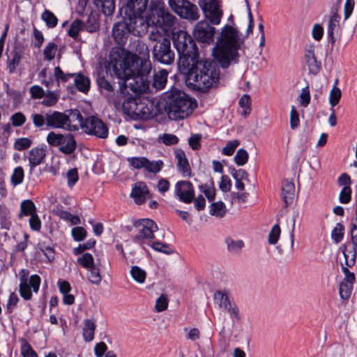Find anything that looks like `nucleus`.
<instances>
[{"instance_id":"nucleus-24","label":"nucleus","mask_w":357,"mask_h":357,"mask_svg":"<svg viewBox=\"0 0 357 357\" xmlns=\"http://www.w3.org/2000/svg\"><path fill=\"white\" fill-rule=\"evenodd\" d=\"M46 156V147H36L31 149L29 152V162L30 171L32 172L34 168L40 165Z\"/></svg>"},{"instance_id":"nucleus-31","label":"nucleus","mask_w":357,"mask_h":357,"mask_svg":"<svg viewBox=\"0 0 357 357\" xmlns=\"http://www.w3.org/2000/svg\"><path fill=\"white\" fill-rule=\"evenodd\" d=\"M168 72L166 70H161L154 74L153 77L152 86L156 90L162 89L167 79Z\"/></svg>"},{"instance_id":"nucleus-20","label":"nucleus","mask_w":357,"mask_h":357,"mask_svg":"<svg viewBox=\"0 0 357 357\" xmlns=\"http://www.w3.org/2000/svg\"><path fill=\"white\" fill-rule=\"evenodd\" d=\"M333 14L330 17L327 26L328 41L333 45L339 36L340 16L337 13V8H333Z\"/></svg>"},{"instance_id":"nucleus-34","label":"nucleus","mask_w":357,"mask_h":357,"mask_svg":"<svg viewBox=\"0 0 357 357\" xmlns=\"http://www.w3.org/2000/svg\"><path fill=\"white\" fill-rule=\"evenodd\" d=\"M338 79H335L334 85L332 89L330 91L329 94V103L331 106V108H333L335 105H337L342 97V91L337 87Z\"/></svg>"},{"instance_id":"nucleus-56","label":"nucleus","mask_w":357,"mask_h":357,"mask_svg":"<svg viewBox=\"0 0 357 357\" xmlns=\"http://www.w3.org/2000/svg\"><path fill=\"white\" fill-rule=\"evenodd\" d=\"M280 235V227L279 224H275L271 229L268 234V243L271 245L275 244Z\"/></svg>"},{"instance_id":"nucleus-46","label":"nucleus","mask_w":357,"mask_h":357,"mask_svg":"<svg viewBox=\"0 0 357 357\" xmlns=\"http://www.w3.org/2000/svg\"><path fill=\"white\" fill-rule=\"evenodd\" d=\"M227 249L231 252H238L244 245L243 241L234 240L231 238H227L225 240Z\"/></svg>"},{"instance_id":"nucleus-25","label":"nucleus","mask_w":357,"mask_h":357,"mask_svg":"<svg viewBox=\"0 0 357 357\" xmlns=\"http://www.w3.org/2000/svg\"><path fill=\"white\" fill-rule=\"evenodd\" d=\"M177 160V167L183 177H190L192 175L191 168L185 152L181 149H177L174 152Z\"/></svg>"},{"instance_id":"nucleus-63","label":"nucleus","mask_w":357,"mask_h":357,"mask_svg":"<svg viewBox=\"0 0 357 357\" xmlns=\"http://www.w3.org/2000/svg\"><path fill=\"white\" fill-rule=\"evenodd\" d=\"M72 235L76 241H81L84 239L86 235V231L84 228L82 227H76L72 229Z\"/></svg>"},{"instance_id":"nucleus-51","label":"nucleus","mask_w":357,"mask_h":357,"mask_svg":"<svg viewBox=\"0 0 357 357\" xmlns=\"http://www.w3.org/2000/svg\"><path fill=\"white\" fill-rule=\"evenodd\" d=\"M78 263L85 268H90L94 266V260L91 254L84 253L77 259Z\"/></svg>"},{"instance_id":"nucleus-54","label":"nucleus","mask_w":357,"mask_h":357,"mask_svg":"<svg viewBox=\"0 0 357 357\" xmlns=\"http://www.w3.org/2000/svg\"><path fill=\"white\" fill-rule=\"evenodd\" d=\"M32 141L26 137L17 139L14 143V148L17 151H23L31 146Z\"/></svg>"},{"instance_id":"nucleus-49","label":"nucleus","mask_w":357,"mask_h":357,"mask_svg":"<svg viewBox=\"0 0 357 357\" xmlns=\"http://www.w3.org/2000/svg\"><path fill=\"white\" fill-rule=\"evenodd\" d=\"M168 3L172 10L178 15L183 8H185L190 1L188 0H168Z\"/></svg>"},{"instance_id":"nucleus-15","label":"nucleus","mask_w":357,"mask_h":357,"mask_svg":"<svg viewBox=\"0 0 357 357\" xmlns=\"http://www.w3.org/2000/svg\"><path fill=\"white\" fill-rule=\"evenodd\" d=\"M122 107L123 110L140 115L142 118L146 119L153 118L155 114L152 104L150 107L143 103L137 104L134 99L126 100L123 102Z\"/></svg>"},{"instance_id":"nucleus-6","label":"nucleus","mask_w":357,"mask_h":357,"mask_svg":"<svg viewBox=\"0 0 357 357\" xmlns=\"http://www.w3.org/2000/svg\"><path fill=\"white\" fill-rule=\"evenodd\" d=\"M149 20L152 25L161 28L164 31H169L175 24L176 18L171 14L165 3L160 0H151Z\"/></svg>"},{"instance_id":"nucleus-28","label":"nucleus","mask_w":357,"mask_h":357,"mask_svg":"<svg viewBox=\"0 0 357 357\" xmlns=\"http://www.w3.org/2000/svg\"><path fill=\"white\" fill-rule=\"evenodd\" d=\"M294 192L295 186L294 183L288 180L284 181L282 183V195L285 207H287L289 204L292 203L294 197Z\"/></svg>"},{"instance_id":"nucleus-17","label":"nucleus","mask_w":357,"mask_h":357,"mask_svg":"<svg viewBox=\"0 0 357 357\" xmlns=\"http://www.w3.org/2000/svg\"><path fill=\"white\" fill-rule=\"evenodd\" d=\"M351 242L345 245L343 250L346 265L349 267L354 264L357 255V218L356 222H353L351 225Z\"/></svg>"},{"instance_id":"nucleus-61","label":"nucleus","mask_w":357,"mask_h":357,"mask_svg":"<svg viewBox=\"0 0 357 357\" xmlns=\"http://www.w3.org/2000/svg\"><path fill=\"white\" fill-rule=\"evenodd\" d=\"M202 136L201 134H193L188 139V144L193 150H198L201 147V139Z\"/></svg>"},{"instance_id":"nucleus-23","label":"nucleus","mask_w":357,"mask_h":357,"mask_svg":"<svg viewBox=\"0 0 357 357\" xmlns=\"http://www.w3.org/2000/svg\"><path fill=\"white\" fill-rule=\"evenodd\" d=\"M149 0H128L123 8L126 16L144 15L147 9Z\"/></svg>"},{"instance_id":"nucleus-10","label":"nucleus","mask_w":357,"mask_h":357,"mask_svg":"<svg viewBox=\"0 0 357 357\" xmlns=\"http://www.w3.org/2000/svg\"><path fill=\"white\" fill-rule=\"evenodd\" d=\"M137 234L132 237V241L137 244L143 245L146 241L154 237V232L158 230L157 225L150 219H142L134 223Z\"/></svg>"},{"instance_id":"nucleus-58","label":"nucleus","mask_w":357,"mask_h":357,"mask_svg":"<svg viewBox=\"0 0 357 357\" xmlns=\"http://www.w3.org/2000/svg\"><path fill=\"white\" fill-rule=\"evenodd\" d=\"M151 247L156 251L161 252L167 255L172 254L173 252V249L170 245L166 243H160L159 241L153 243Z\"/></svg>"},{"instance_id":"nucleus-30","label":"nucleus","mask_w":357,"mask_h":357,"mask_svg":"<svg viewBox=\"0 0 357 357\" xmlns=\"http://www.w3.org/2000/svg\"><path fill=\"white\" fill-rule=\"evenodd\" d=\"M305 59L310 73L314 75L317 74L320 70L321 64L317 61L314 51L312 50H306Z\"/></svg>"},{"instance_id":"nucleus-2","label":"nucleus","mask_w":357,"mask_h":357,"mask_svg":"<svg viewBox=\"0 0 357 357\" xmlns=\"http://www.w3.org/2000/svg\"><path fill=\"white\" fill-rule=\"evenodd\" d=\"M241 44L238 31L231 26H225L213 50L215 59L222 68H227L233 61H237Z\"/></svg>"},{"instance_id":"nucleus-35","label":"nucleus","mask_w":357,"mask_h":357,"mask_svg":"<svg viewBox=\"0 0 357 357\" xmlns=\"http://www.w3.org/2000/svg\"><path fill=\"white\" fill-rule=\"evenodd\" d=\"M12 58L7 63V68L9 73H13L16 68L19 66L22 59V52L17 50H14L11 52Z\"/></svg>"},{"instance_id":"nucleus-32","label":"nucleus","mask_w":357,"mask_h":357,"mask_svg":"<svg viewBox=\"0 0 357 357\" xmlns=\"http://www.w3.org/2000/svg\"><path fill=\"white\" fill-rule=\"evenodd\" d=\"M36 213V207L31 199L23 200L20 204V212L19 218H22L24 216H30Z\"/></svg>"},{"instance_id":"nucleus-38","label":"nucleus","mask_w":357,"mask_h":357,"mask_svg":"<svg viewBox=\"0 0 357 357\" xmlns=\"http://www.w3.org/2000/svg\"><path fill=\"white\" fill-rule=\"evenodd\" d=\"M227 213V208L222 202H217L211 204L210 214L218 218H222Z\"/></svg>"},{"instance_id":"nucleus-7","label":"nucleus","mask_w":357,"mask_h":357,"mask_svg":"<svg viewBox=\"0 0 357 357\" xmlns=\"http://www.w3.org/2000/svg\"><path fill=\"white\" fill-rule=\"evenodd\" d=\"M33 125L36 128L47 126L54 129H63L67 130V123L65 112L54 111L42 114H33L31 115Z\"/></svg>"},{"instance_id":"nucleus-22","label":"nucleus","mask_w":357,"mask_h":357,"mask_svg":"<svg viewBox=\"0 0 357 357\" xmlns=\"http://www.w3.org/2000/svg\"><path fill=\"white\" fill-rule=\"evenodd\" d=\"M130 33L131 31L125 18L123 21L114 24L112 29L113 37L120 45H123L126 43Z\"/></svg>"},{"instance_id":"nucleus-57","label":"nucleus","mask_w":357,"mask_h":357,"mask_svg":"<svg viewBox=\"0 0 357 357\" xmlns=\"http://www.w3.org/2000/svg\"><path fill=\"white\" fill-rule=\"evenodd\" d=\"M343 230L344 227L341 223L336 224L335 227L333 228L331 237L335 243H339L342 241L343 238Z\"/></svg>"},{"instance_id":"nucleus-43","label":"nucleus","mask_w":357,"mask_h":357,"mask_svg":"<svg viewBox=\"0 0 357 357\" xmlns=\"http://www.w3.org/2000/svg\"><path fill=\"white\" fill-rule=\"evenodd\" d=\"M54 77L59 84L60 82L66 83L70 78H73L74 73H65L59 66L54 69Z\"/></svg>"},{"instance_id":"nucleus-52","label":"nucleus","mask_w":357,"mask_h":357,"mask_svg":"<svg viewBox=\"0 0 357 357\" xmlns=\"http://www.w3.org/2000/svg\"><path fill=\"white\" fill-rule=\"evenodd\" d=\"M248 160V153L246 150L240 149L237 151L235 156L234 161L238 166L244 165Z\"/></svg>"},{"instance_id":"nucleus-36","label":"nucleus","mask_w":357,"mask_h":357,"mask_svg":"<svg viewBox=\"0 0 357 357\" xmlns=\"http://www.w3.org/2000/svg\"><path fill=\"white\" fill-rule=\"evenodd\" d=\"M95 329V323L90 319H86L83 328V337L86 342H90L93 339Z\"/></svg>"},{"instance_id":"nucleus-41","label":"nucleus","mask_w":357,"mask_h":357,"mask_svg":"<svg viewBox=\"0 0 357 357\" xmlns=\"http://www.w3.org/2000/svg\"><path fill=\"white\" fill-rule=\"evenodd\" d=\"M41 18L49 28H54L58 24L57 17L49 10H45L42 13Z\"/></svg>"},{"instance_id":"nucleus-12","label":"nucleus","mask_w":357,"mask_h":357,"mask_svg":"<svg viewBox=\"0 0 357 357\" xmlns=\"http://www.w3.org/2000/svg\"><path fill=\"white\" fill-rule=\"evenodd\" d=\"M214 302L220 309L227 311L234 320L239 321L241 319L238 307L232 302L226 292L216 291L214 294Z\"/></svg>"},{"instance_id":"nucleus-9","label":"nucleus","mask_w":357,"mask_h":357,"mask_svg":"<svg viewBox=\"0 0 357 357\" xmlns=\"http://www.w3.org/2000/svg\"><path fill=\"white\" fill-rule=\"evenodd\" d=\"M47 142L52 146H58L59 150L66 155H70L77 149V142L73 135L56 133L53 131L48 133Z\"/></svg>"},{"instance_id":"nucleus-37","label":"nucleus","mask_w":357,"mask_h":357,"mask_svg":"<svg viewBox=\"0 0 357 357\" xmlns=\"http://www.w3.org/2000/svg\"><path fill=\"white\" fill-rule=\"evenodd\" d=\"M130 275L133 280L139 284H143L146 278V273L144 270L137 266H133L130 269Z\"/></svg>"},{"instance_id":"nucleus-5","label":"nucleus","mask_w":357,"mask_h":357,"mask_svg":"<svg viewBox=\"0 0 357 357\" xmlns=\"http://www.w3.org/2000/svg\"><path fill=\"white\" fill-rule=\"evenodd\" d=\"M149 38L151 41L155 43L153 47V59L162 64H172L175 54L171 48L169 39L158 31H151Z\"/></svg>"},{"instance_id":"nucleus-59","label":"nucleus","mask_w":357,"mask_h":357,"mask_svg":"<svg viewBox=\"0 0 357 357\" xmlns=\"http://www.w3.org/2000/svg\"><path fill=\"white\" fill-rule=\"evenodd\" d=\"M130 165L135 169L144 168L146 162L145 157H133L128 159Z\"/></svg>"},{"instance_id":"nucleus-45","label":"nucleus","mask_w":357,"mask_h":357,"mask_svg":"<svg viewBox=\"0 0 357 357\" xmlns=\"http://www.w3.org/2000/svg\"><path fill=\"white\" fill-rule=\"evenodd\" d=\"M57 49L58 47L54 43H49L43 50V55L45 60L48 61L53 60L55 56Z\"/></svg>"},{"instance_id":"nucleus-44","label":"nucleus","mask_w":357,"mask_h":357,"mask_svg":"<svg viewBox=\"0 0 357 357\" xmlns=\"http://www.w3.org/2000/svg\"><path fill=\"white\" fill-rule=\"evenodd\" d=\"M162 167L163 162L162 160L150 161L146 158L144 169L149 172L157 174L162 169Z\"/></svg>"},{"instance_id":"nucleus-11","label":"nucleus","mask_w":357,"mask_h":357,"mask_svg":"<svg viewBox=\"0 0 357 357\" xmlns=\"http://www.w3.org/2000/svg\"><path fill=\"white\" fill-rule=\"evenodd\" d=\"M198 4L206 19L214 25L220 23L223 13L218 0H199Z\"/></svg>"},{"instance_id":"nucleus-48","label":"nucleus","mask_w":357,"mask_h":357,"mask_svg":"<svg viewBox=\"0 0 357 357\" xmlns=\"http://www.w3.org/2000/svg\"><path fill=\"white\" fill-rule=\"evenodd\" d=\"M84 24L82 20H74L68 29V35L73 38H76L79 33V31L83 28Z\"/></svg>"},{"instance_id":"nucleus-3","label":"nucleus","mask_w":357,"mask_h":357,"mask_svg":"<svg viewBox=\"0 0 357 357\" xmlns=\"http://www.w3.org/2000/svg\"><path fill=\"white\" fill-rule=\"evenodd\" d=\"M220 70L216 65L208 61H197L192 64L187 76V81L195 89L206 92L218 86Z\"/></svg>"},{"instance_id":"nucleus-13","label":"nucleus","mask_w":357,"mask_h":357,"mask_svg":"<svg viewBox=\"0 0 357 357\" xmlns=\"http://www.w3.org/2000/svg\"><path fill=\"white\" fill-rule=\"evenodd\" d=\"M83 130L89 135L102 139L107 138L108 135V128L106 124L101 119L94 116L85 119Z\"/></svg>"},{"instance_id":"nucleus-47","label":"nucleus","mask_w":357,"mask_h":357,"mask_svg":"<svg viewBox=\"0 0 357 357\" xmlns=\"http://www.w3.org/2000/svg\"><path fill=\"white\" fill-rule=\"evenodd\" d=\"M89 273L88 275V279L89 280L96 284L99 285L102 280V276L100 273V270L96 266H93L90 268H89Z\"/></svg>"},{"instance_id":"nucleus-60","label":"nucleus","mask_w":357,"mask_h":357,"mask_svg":"<svg viewBox=\"0 0 357 357\" xmlns=\"http://www.w3.org/2000/svg\"><path fill=\"white\" fill-rule=\"evenodd\" d=\"M168 307V300L167 297L162 294L155 302V310L158 312L165 310Z\"/></svg>"},{"instance_id":"nucleus-62","label":"nucleus","mask_w":357,"mask_h":357,"mask_svg":"<svg viewBox=\"0 0 357 357\" xmlns=\"http://www.w3.org/2000/svg\"><path fill=\"white\" fill-rule=\"evenodd\" d=\"M351 189L350 187H343L339 195L342 204H348L351 201Z\"/></svg>"},{"instance_id":"nucleus-64","label":"nucleus","mask_w":357,"mask_h":357,"mask_svg":"<svg viewBox=\"0 0 357 357\" xmlns=\"http://www.w3.org/2000/svg\"><path fill=\"white\" fill-rule=\"evenodd\" d=\"M10 119L13 126L15 127L22 126L26 121V117L22 112L15 113L11 116Z\"/></svg>"},{"instance_id":"nucleus-29","label":"nucleus","mask_w":357,"mask_h":357,"mask_svg":"<svg viewBox=\"0 0 357 357\" xmlns=\"http://www.w3.org/2000/svg\"><path fill=\"white\" fill-rule=\"evenodd\" d=\"M73 79L75 86L79 91L84 93L89 92L91 86V81L87 76L81 73H74Z\"/></svg>"},{"instance_id":"nucleus-8","label":"nucleus","mask_w":357,"mask_h":357,"mask_svg":"<svg viewBox=\"0 0 357 357\" xmlns=\"http://www.w3.org/2000/svg\"><path fill=\"white\" fill-rule=\"evenodd\" d=\"M174 47L178 53L185 58L193 59L196 56L197 48L192 38L185 31H179L173 33Z\"/></svg>"},{"instance_id":"nucleus-1","label":"nucleus","mask_w":357,"mask_h":357,"mask_svg":"<svg viewBox=\"0 0 357 357\" xmlns=\"http://www.w3.org/2000/svg\"><path fill=\"white\" fill-rule=\"evenodd\" d=\"M130 48L131 54L122 47L113 48L109 54V66L112 73L123 81L126 87L136 93L150 91L152 69L149 50L143 41L137 39Z\"/></svg>"},{"instance_id":"nucleus-33","label":"nucleus","mask_w":357,"mask_h":357,"mask_svg":"<svg viewBox=\"0 0 357 357\" xmlns=\"http://www.w3.org/2000/svg\"><path fill=\"white\" fill-rule=\"evenodd\" d=\"M98 8H101L102 12L107 16H111L115 9L114 0H93Z\"/></svg>"},{"instance_id":"nucleus-14","label":"nucleus","mask_w":357,"mask_h":357,"mask_svg":"<svg viewBox=\"0 0 357 357\" xmlns=\"http://www.w3.org/2000/svg\"><path fill=\"white\" fill-rule=\"evenodd\" d=\"M215 32V27L206 20H202L195 26L193 36L199 43L211 44L213 42Z\"/></svg>"},{"instance_id":"nucleus-18","label":"nucleus","mask_w":357,"mask_h":357,"mask_svg":"<svg viewBox=\"0 0 357 357\" xmlns=\"http://www.w3.org/2000/svg\"><path fill=\"white\" fill-rule=\"evenodd\" d=\"M175 195L181 202L191 203L195 199L193 185L188 181H178L175 185Z\"/></svg>"},{"instance_id":"nucleus-50","label":"nucleus","mask_w":357,"mask_h":357,"mask_svg":"<svg viewBox=\"0 0 357 357\" xmlns=\"http://www.w3.org/2000/svg\"><path fill=\"white\" fill-rule=\"evenodd\" d=\"M21 342V353L23 357H38L37 354L26 340L22 339Z\"/></svg>"},{"instance_id":"nucleus-27","label":"nucleus","mask_w":357,"mask_h":357,"mask_svg":"<svg viewBox=\"0 0 357 357\" xmlns=\"http://www.w3.org/2000/svg\"><path fill=\"white\" fill-rule=\"evenodd\" d=\"M178 15L188 21H196L200 16L198 8L191 2L186 5L185 8H183Z\"/></svg>"},{"instance_id":"nucleus-42","label":"nucleus","mask_w":357,"mask_h":357,"mask_svg":"<svg viewBox=\"0 0 357 357\" xmlns=\"http://www.w3.org/2000/svg\"><path fill=\"white\" fill-rule=\"evenodd\" d=\"M24 177V169L22 167H17L14 169L10 177V183L13 186L18 185L23 182Z\"/></svg>"},{"instance_id":"nucleus-40","label":"nucleus","mask_w":357,"mask_h":357,"mask_svg":"<svg viewBox=\"0 0 357 357\" xmlns=\"http://www.w3.org/2000/svg\"><path fill=\"white\" fill-rule=\"evenodd\" d=\"M43 98L42 105L46 107H52L58 102L59 94L56 91H48Z\"/></svg>"},{"instance_id":"nucleus-4","label":"nucleus","mask_w":357,"mask_h":357,"mask_svg":"<svg viewBox=\"0 0 357 357\" xmlns=\"http://www.w3.org/2000/svg\"><path fill=\"white\" fill-rule=\"evenodd\" d=\"M159 104L168 117L174 121L188 117L195 107L190 96L176 89H172L165 93Z\"/></svg>"},{"instance_id":"nucleus-55","label":"nucleus","mask_w":357,"mask_h":357,"mask_svg":"<svg viewBox=\"0 0 357 357\" xmlns=\"http://www.w3.org/2000/svg\"><path fill=\"white\" fill-rule=\"evenodd\" d=\"M239 144L240 142L238 139L227 142L226 146L222 149V153L225 155H231Z\"/></svg>"},{"instance_id":"nucleus-39","label":"nucleus","mask_w":357,"mask_h":357,"mask_svg":"<svg viewBox=\"0 0 357 357\" xmlns=\"http://www.w3.org/2000/svg\"><path fill=\"white\" fill-rule=\"evenodd\" d=\"M353 285L347 280H342L339 285V294L342 300L347 301L351 294Z\"/></svg>"},{"instance_id":"nucleus-19","label":"nucleus","mask_w":357,"mask_h":357,"mask_svg":"<svg viewBox=\"0 0 357 357\" xmlns=\"http://www.w3.org/2000/svg\"><path fill=\"white\" fill-rule=\"evenodd\" d=\"M65 113L68 131H77L79 128L83 129L85 119L78 109H68Z\"/></svg>"},{"instance_id":"nucleus-21","label":"nucleus","mask_w":357,"mask_h":357,"mask_svg":"<svg viewBox=\"0 0 357 357\" xmlns=\"http://www.w3.org/2000/svg\"><path fill=\"white\" fill-rule=\"evenodd\" d=\"M40 284V278L38 275H32L29 278L28 283L20 284V296L26 301L30 300L32 297L31 288H32L33 292L37 293L39 290Z\"/></svg>"},{"instance_id":"nucleus-26","label":"nucleus","mask_w":357,"mask_h":357,"mask_svg":"<svg viewBox=\"0 0 357 357\" xmlns=\"http://www.w3.org/2000/svg\"><path fill=\"white\" fill-rule=\"evenodd\" d=\"M149 189L143 182L136 183L132 188L130 196L134 199L137 204H143L149 194Z\"/></svg>"},{"instance_id":"nucleus-16","label":"nucleus","mask_w":357,"mask_h":357,"mask_svg":"<svg viewBox=\"0 0 357 357\" xmlns=\"http://www.w3.org/2000/svg\"><path fill=\"white\" fill-rule=\"evenodd\" d=\"M131 33L135 36H142L146 33L151 22L149 17L145 19L144 15H135L134 16H126Z\"/></svg>"},{"instance_id":"nucleus-53","label":"nucleus","mask_w":357,"mask_h":357,"mask_svg":"<svg viewBox=\"0 0 357 357\" xmlns=\"http://www.w3.org/2000/svg\"><path fill=\"white\" fill-rule=\"evenodd\" d=\"M66 178H67V183L68 185L70 188L73 187L76 183L77 182L79 179V174L77 168H72L70 169L66 172Z\"/></svg>"}]
</instances>
